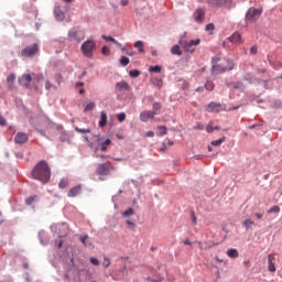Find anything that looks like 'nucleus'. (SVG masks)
<instances>
[{
    "instance_id": "1",
    "label": "nucleus",
    "mask_w": 282,
    "mask_h": 282,
    "mask_svg": "<svg viewBox=\"0 0 282 282\" xmlns=\"http://www.w3.org/2000/svg\"><path fill=\"white\" fill-rule=\"evenodd\" d=\"M33 180L42 182V184H47L50 177H52V170L45 161H40L32 170L31 173Z\"/></svg>"
},
{
    "instance_id": "2",
    "label": "nucleus",
    "mask_w": 282,
    "mask_h": 282,
    "mask_svg": "<svg viewBox=\"0 0 282 282\" xmlns=\"http://www.w3.org/2000/svg\"><path fill=\"white\" fill-rule=\"evenodd\" d=\"M213 63V70L216 74H224V72H230V69H234L235 64L232 61L221 57V55H216L212 58Z\"/></svg>"
},
{
    "instance_id": "3",
    "label": "nucleus",
    "mask_w": 282,
    "mask_h": 282,
    "mask_svg": "<svg viewBox=\"0 0 282 282\" xmlns=\"http://www.w3.org/2000/svg\"><path fill=\"white\" fill-rule=\"evenodd\" d=\"M82 54H84V56L86 58H94V51L96 50V42L91 41V40H87L86 42H84L82 44Z\"/></svg>"
},
{
    "instance_id": "4",
    "label": "nucleus",
    "mask_w": 282,
    "mask_h": 282,
    "mask_svg": "<svg viewBox=\"0 0 282 282\" xmlns=\"http://www.w3.org/2000/svg\"><path fill=\"white\" fill-rule=\"evenodd\" d=\"M36 54H39V44L34 43L24 47L21 51L20 56H23L24 58H32V56H36Z\"/></svg>"
},
{
    "instance_id": "5",
    "label": "nucleus",
    "mask_w": 282,
    "mask_h": 282,
    "mask_svg": "<svg viewBox=\"0 0 282 282\" xmlns=\"http://www.w3.org/2000/svg\"><path fill=\"white\" fill-rule=\"evenodd\" d=\"M200 40H191V41H185V40H181L180 41V45L181 47H183V50H185L186 52H195V47H197V45H199Z\"/></svg>"
},
{
    "instance_id": "6",
    "label": "nucleus",
    "mask_w": 282,
    "mask_h": 282,
    "mask_svg": "<svg viewBox=\"0 0 282 282\" xmlns=\"http://www.w3.org/2000/svg\"><path fill=\"white\" fill-rule=\"evenodd\" d=\"M212 8H235L232 0H207Z\"/></svg>"
},
{
    "instance_id": "7",
    "label": "nucleus",
    "mask_w": 282,
    "mask_h": 282,
    "mask_svg": "<svg viewBox=\"0 0 282 282\" xmlns=\"http://www.w3.org/2000/svg\"><path fill=\"white\" fill-rule=\"evenodd\" d=\"M113 171V165L110 162L101 163L96 169V175H109Z\"/></svg>"
},
{
    "instance_id": "8",
    "label": "nucleus",
    "mask_w": 282,
    "mask_h": 282,
    "mask_svg": "<svg viewBox=\"0 0 282 282\" xmlns=\"http://www.w3.org/2000/svg\"><path fill=\"white\" fill-rule=\"evenodd\" d=\"M68 39L70 41H76V43H80L85 39V32L80 30L73 29L68 32Z\"/></svg>"
},
{
    "instance_id": "9",
    "label": "nucleus",
    "mask_w": 282,
    "mask_h": 282,
    "mask_svg": "<svg viewBox=\"0 0 282 282\" xmlns=\"http://www.w3.org/2000/svg\"><path fill=\"white\" fill-rule=\"evenodd\" d=\"M263 11L261 9L250 8L246 13L247 21H257Z\"/></svg>"
},
{
    "instance_id": "10",
    "label": "nucleus",
    "mask_w": 282,
    "mask_h": 282,
    "mask_svg": "<svg viewBox=\"0 0 282 282\" xmlns=\"http://www.w3.org/2000/svg\"><path fill=\"white\" fill-rule=\"evenodd\" d=\"M158 116V112L153 110H144L140 113V121L141 122H149V120H153Z\"/></svg>"
},
{
    "instance_id": "11",
    "label": "nucleus",
    "mask_w": 282,
    "mask_h": 282,
    "mask_svg": "<svg viewBox=\"0 0 282 282\" xmlns=\"http://www.w3.org/2000/svg\"><path fill=\"white\" fill-rule=\"evenodd\" d=\"M56 230H58L57 237L59 238L67 237V235H69V227L65 224L56 225Z\"/></svg>"
},
{
    "instance_id": "12",
    "label": "nucleus",
    "mask_w": 282,
    "mask_h": 282,
    "mask_svg": "<svg viewBox=\"0 0 282 282\" xmlns=\"http://www.w3.org/2000/svg\"><path fill=\"white\" fill-rule=\"evenodd\" d=\"M205 18H206V11H204V9H197L193 13V19L196 23H202Z\"/></svg>"
},
{
    "instance_id": "13",
    "label": "nucleus",
    "mask_w": 282,
    "mask_h": 282,
    "mask_svg": "<svg viewBox=\"0 0 282 282\" xmlns=\"http://www.w3.org/2000/svg\"><path fill=\"white\" fill-rule=\"evenodd\" d=\"M15 144H25L28 142V133L25 132H18L14 138Z\"/></svg>"
},
{
    "instance_id": "14",
    "label": "nucleus",
    "mask_w": 282,
    "mask_h": 282,
    "mask_svg": "<svg viewBox=\"0 0 282 282\" xmlns=\"http://www.w3.org/2000/svg\"><path fill=\"white\" fill-rule=\"evenodd\" d=\"M229 42L232 43V45H241L243 43V39H241V34L236 32L230 35Z\"/></svg>"
},
{
    "instance_id": "15",
    "label": "nucleus",
    "mask_w": 282,
    "mask_h": 282,
    "mask_svg": "<svg viewBox=\"0 0 282 282\" xmlns=\"http://www.w3.org/2000/svg\"><path fill=\"white\" fill-rule=\"evenodd\" d=\"M20 85L23 87H30V83H32V75L30 74H24L19 78Z\"/></svg>"
},
{
    "instance_id": "16",
    "label": "nucleus",
    "mask_w": 282,
    "mask_h": 282,
    "mask_svg": "<svg viewBox=\"0 0 282 282\" xmlns=\"http://www.w3.org/2000/svg\"><path fill=\"white\" fill-rule=\"evenodd\" d=\"M207 111H209V113H213V112L219 113V111H221V104L212 101L207 107Z\"/></svg>"
},
{
    "instance_id": "17",
    "label": "nucleus",
    "mask_w": 282,
    "mask_h": 282,
    "mask_svg": "<svg viewBox=\"0 0 282 282\" xmlns=\"http://www.w3.org/2000/svg\"><path fill=\"white\" fill-rule=\"evenodd\" d=\"M83 191V187L80 185H76L75 187L70 188L68 192V197H78Z\"/></svg>"
},
{
    "instance_id": "18",
    "label": "nucleus",
    "mask_w": 282,
    "mask_h": 282,
    "mask_svg": "<svg viewBox=\"0 0 282 282\" xmlns=\"http://www.w3.org/2000/svg\"><path fill=\"white\" fill-rule=\"evenodd\" d=\"M104 41H109L110 43H115V45H117V47H119L120 50H122V52H124L126 47L122 46V44L120 42H118L116 39H113L110 35H102Z\"/></svg>"
},
{
    "instance_id": "19",
    "label": "nucleus",
    "mask_w": 282,
    "mask_h": 282,
    "mask_svg": "<svg viewBox=\"0 0 282 282\" xmlns=\"http://www.w3.org/2000/svg\"><path fill=\"white\" fill-rule=\"evenodd\" d=\"M274 261H275L274 256L269 254V257H268V263H269L268 270H269V272H276V267H274Z\"/></svg>"
},
{
    "instance_id": "20",
    "label": "nucleus",
    "mask_w": 282,
    "mask_h": 282,
    "mask_svg": "<svg viewBox=\"0 0 282 282\" xmlns=\"http://www.w3.org/2000/svg\"><path fill=\"white\" fill-rule=\"evenodd\" d=\"M116 87L119 91H129V89H131L127 82H119L116 84Z\"/></svg>"
},
{
    "instance_id": "21",
    "label": "nucleus",
    "mask_w": 282,
    "mask_h": 282,
    "mask_svg": "<svg viewBox=\"0 0 282 282\" xmlns=\"http://www.w3.org/2000/svg\"><path fill=\"white\" fill-rule=\"evenodd\" d=\"M54 14H55V19L57 21H64L65 20V13L63 11H61V7L55 8Z\"/></svg>"
},
{
    "instance_id": "22",
    "label": "nucleus",
    "mask_w": 282,
    "mask_h": 282,
    "mask_svg": "<svg viewBox=\"0 0 282 282\" xmlns=\"http://www.w3.org/2000/svg\"><path fill=\"white\" fill-rule=\"evenodd\" d=\"M14 80H17V75H14V74H10L7 77V83H8L9 89H12V87L14 85Z\"/></svg>"
},
{
    "instance_id": "23",
    "label": "nucleus",
    "mask_w": 282,
    "mask_h": 282,
    "mask_svg": "<svg viewBox=\"0 0 282 282\" xmlns=\"http://www.w3.org/2000/svg\"><path fill=\"white\" fill-rule=\"evenodd\" d=\"M151 83H152V85H154V87L162 89V86H163L162 78L154 77L151 79Z\"/></svg>"
},
{
    "instance_id": "24",
    "label": "nucleus",
    "mask_w": 282,
    "mask_h": 282,
    "mask_svg": "<svg viewBox=\"0 0 282 282\" xmlns=\"http://www.w3.org/2000/svg\"><path fill=\"white\" fill-rule=\"evenodd\" d=\"M227 257L230 259H237V257H239V251H237V249H228Z\"/></svg>"
},
{
    "instance_id": "25",
    "label": "nucleus",
    "mask_w": 282,
    "mask_h": 282,
    "mask_svg": "<svg viewBox=\"0 0 282 282\" xmlns=\"http://www.w3.org/2000/svg\"><path fill=\"white\" fill-rule=\"evenodd\" d=\"M221 129L219 126H213V122H209L208 126L206 127L207 133H213L214 131H219Z\"/></svg>"
},
{
    "instance_id": "26",
    "label": "nucleus",
    "mask_w": 282,
    "mask_h": 282,
    "mask_svg": "<svg viewBox=\"0 0 282 282\" xmlns=\"http://www.w3.org/2000/svg\"><path fill=\"white\" fill-rule=\"evenodd\" d=\"M99 127H107V112L101 111V118L99 120Z\"/></svg>"
},
{
    "instance_id": "27",
    "label": "nucleus",
    "mask_w": 282,
    "mask_h": 282,
    "mask_svg": "<svg viewBox=\"0 0 282 282\" xmlns=\"http://www.w3.org/2000/svg\"><path fill=\"white\" fill-rule=\"evenodd\" d=\"M171 53L176 55V56H182V50H180V45H174L171 48Z\"/></svg>"
},
{
    "instance_id": "28",
    "label": "nucleus",
    "mask_w": 282,
    "mask_h": 282,
    "mask_svg": "<svg viewBox=\"0 0 282 282\" xmlns=\"http://www.w3.org/2000/svg\"><path fill=\"white\" fill-rule=\"evenodd\" d=\"M226 142V137H223L216 141H212V147H221Z\"/></svg>"
},
{
    "instance_id": "29",
    "label": "nucleus",
    "mask_w": 282,
    "mask_h": 282,
    "mask_svg": "<svg viewBox=\"0 0 282 282\" xmlns=\"http://www.w3.org/2000/svg\"><path fill=\"white\" fill-rule=\"evenodd\" d=\"M37 200H39L37 196H31L25 199V204L26 206H32V204H34V202H37Z\"/></svg>"
},
{
    "instance_id": "30",
    "label": "nucleus",
    "mask_w": 282,
    "mask_h": 282,
    "mask_svg": "<svg viewBox=\"0 0 282 282\" xmlns=\"http://www.w3.org/2000/svg\"><path fill=\"white\" fill-rule=\"evenodd\" d=\"M134 47H135L137 50H139V52H144V42H142V41H137V42L134 43Z\"/></svg>"
},
{
    "instance_id": "31",
    "label": "nucleus",
    "mask_w": 282,
    "mask_h": 282,
    "mask_svg": "<svg viewBox=\"0 0 282 282\" xmlns=\"http://www.w3.org/2000/svg\"><path fill=\"white\" fill-rule=\"evenodd\" d=\"M205 89H207V91H213L215 89V84L212 80H207L205 84Z\"/></svg>"
},
{
    "instance_id": "32",
    "label": "nucleus",
    "mask_w": 282,
    "mask_h": 282,
    "mask_svg": "<svg viewBox=\"0 0 282 282\" xmlns=\"http://www.w3.org/2000/svg\"><path fill=\"white\" fill-rule=\"evenodd\" d=\"M110 144H111V139H107L106 141H104V142L101 143L100 150H101L102 152L107 151V147H109Z\"/></svg>"
},
{
    "instance_id": "33",
    "label": "nucleus",
    "mask_w": 282,
    "mask_h": 282,
    "mask_svg": "<svg viewBox=\"0 0 282 282\" xmlns=\"http://www.w3.org/2000/svg\"><path fill=\"white\" fill-rule=\"evenodd\" d=\"M149 72H153L154 74H160V72H162V66L160 65L150 66Z\"/></svg>"
},
{
    "instance_id": "34",
    "label": "nucleus",
    "mask_w": 282,
    "mask_h": 282,
    "mask_svg": "<svg viewBox=\"0 0 282 282\" xmlns=\"http://www.w3.org/2000/svg\"><path fill=\"white\" fill-rule=\"evenodd\" d=\"M129 63H130L129 57H127V56H121V58H120V65H122V67H127V65H129Z\"/></svg>"
},
{
    "instance_id": "35",
    "label": "nucleus",
    "mask_w": 282,
    "mask_h": 282,
    "mask_svg": "<svg viewBox=\"0 0 282 282\" xmlns=\"http://www.w3.org/2000/svg\"><path fill=\"white\" fill-rule=\"evenodd\" d=\"M58 186L59 188H67V186H69V181L67 178H62Z\"/></svg>"
},
{
    "instance_id": "36",
    "label": "nucleus",
    "mask_w": 282,
    "mask_h": 282,
    "mask_svg": "<svg viewBox=\"0 0 282 282\" xmlns=\"http://www.w3.org/2000/svg\"><path fill=\"white\" fill-rule=\"evenodd\" d=\"M242 225L245 226V228L248 230V228H250V226H254V221H252V219H246Z\"/></svg>"
},
{
    "instance_id": "37",
    "label": "nucleus",
    "mask_w": 282,
    "mask_h": 282,
    "mask_svg": "<svg viewBox=\"0 0 282 282\" xmlns=\"http://www.w3.org/2000/svg\"><path fill=\"white\" fill-rule=\"evenodd\" d=\"M129 76H130L131 78H138V76H140V70H138V69H132V70H130Z\"/></svg>"
},
{
    "instance_id": "38",
    "label": "nucleus",
    "mask_w": 282,
    "mask_h": 282,
    "mask_svg": "<svg viewBox=\"0 0 282 282\" xmlns=\"http://www.w3.org/2000/svg\"><path fill=\"white\" fill-rule=\"evenodd\" d=\"M75 131H77V133H91L90 129H83V128H75Z\"/></svg>"
},
{
    "instance_id": "39",
    "label": "nucleus",
    "mask_w": 282,
    "mask_h": 282,
    "mask_svg": "<svg viewBox=\"0 0 282 282\" xmlns=\"http://www.w3.org/2000/svg\"><path fill=\"white\" fill-rule=\"evenodd\" d=\"M117 119L119 120V122H124V120H127V115L124 112H121L117 116Z\"/></svg>"
},
{
    "instance_id": "40",
    "label": "nucleus",
    "mask_w": 282,
    "mask_h": 282,
    "mask_svg": "<svg viewBox=\"0 0 282 282\" xmlns=\"http://www.w3.org/2000/svg\"><path fill=\"white\" fill-rule=\"evenodd\" d=\"M96 107L95 102H89L86 107H85V111H93V109Z\"/></svg>"
},
{
    "instance_id": "41",
    "label": "nucleus",
    "mask_w": 282,
    "mask_h": 282,
    "mask_svg": "<svg viewBox=\"0 0 282 282\" xmlns=\"http://www.w3.org/2000/svg\"><path fill=\"white\" fill-rule=\"evenodd\" d=\"M158 129H159V135H166V127L161 126V127H158Z\"/></svg>"
},
{
    "instance_id": "42",
    "label": "nucleus",
    "mask_w": 282,
    "mask_h": 282,
    "mask_svg": "<svg viewBox=\"0 0 282 282\" xmlns=\"http://www.w3.org/2000/svg\"><path fill=\"white\" fill-rule=\"evenodd\" d=\"M269 214L271 213H281V207L279 206H273L268 210Z\"/></svg>"
},
{
    "instance_id": "43",
    "label": "nucleus",
    "mask_w": 282,
    "mask_h": 282,
    "mask_svg": "<svg viewBox=\"0 0 282 282\" xmlns=\"http://www.w3.org/2000/svg\"><path fill=\"white\" fill-rule=\"evenodd\" d=\"M102 265H104V268H109V265H111V260L109 258L105 257Z\"/></svg>"
},
{
    "instance_id": "44",
    "label": "nucleus",
    "mask_w": 282,
    "mask_h": 282,
    "mask_svg": "<svg viewBox=\"0 0 282 282\" xmlns=\"http://www.w3.org/2000/svg\"><path fill=\"white\" fill-rule=\"evenodd\" d=\"M160 109H162V104L154 102L153 104V110L155 111V113H158V111H160Z\"/></svg>"
},
{
    "instance_id": "45",
    "label": "nucleus",
    "mask_w": 282,
    "mask_h": 282,
    "mask_svg": "<svg viewBox=\"0 0 282 282\" xmlns=\"http://www.w3.org/2000/svg\"><path fill=\"white\" fill-rule=\"evenodd\" d=\"M205 30H206V32H213V31L215 30V24L208 23V24L205 26Z\"/></svg>"
},
{
    "instance_id": "46",
    "label": "nucleus",
    "mask_w": 282,
    "mask_h": 282,
    "mask_svg": "<svg viewBox=\"0 0 282 282\" xmlns=\"http://www.w3.org/2000/svg\"><path fill=\"white\" fill-rule=\"evenodd\" d=\"M101 52H102L104 56H109V54H111V51L107 46H104Z\"/></svg>"
},
{
    "instance_id": "47",
    "label": "nucleus",
    "mask_w": 282,
    "mask_h": 282,
    "mask_svg": "<svg viewBox=\"0 0 282 282\" xmlns=\"http://www.w3.org/2000/svg\"><path fill=\"white\" fill-rule=\"evenodd\" d=\"M133 215V208H129L123 213V217H131Z\"/></svg>"
},
{
    "instance_id": "48",
    "label": "nucleus",
    "mask_w": 282,
    "mask_h": 282,
    "mask_svg": "<svg viewBox=\"0 0 282 282\" xmlns=\"http://www.w3.org/2000/svg\"><path fill=\"white\" fill-rule=\"evenodd\" d=\"M232 87H234V89H243V83L238 82V83L234 84Z\"/></svg>"
},
{
    "instance_id": "49",
    "label": "nucleus",
    "mask_w": 282,
    "mask_h": 282,
    "mask_svg": "<svg viewBox=\"0 0 282 282\" xmlns=\"http://www.w3.org/2000/svg\"><path fill=\"white\" fill-rule=\"evenodd\" d=\"M245 80H248L249 83H256L257 78L250 76V75H246L245 76Z\"/></svg>"
},
{
    "instance_id": "50",
    "label": "nucleus",
    "mask_w": 282,
    "mask_h": 282,
    "mask_svg": "<svg viewBox=\"0 0 282 282\" xmlns=\"http://www.w3.org/2000/svg\"><path fill=\"white\" fill-rule=\"evenodd\" d=\"M90 263H93V265H100V261H98V259L94 257L90 258Z\"/></svg>"
},
{
    "instance_id": "51",
    "label": "nucleus",
    "mask_w": 282,
    "mask_h": 282,
    "mask_svg": "<svg viewBox=\"0 0 282 282\" xmlns=\"http://www.w3.org/2000/svg\"><path fill=\"white\" fill-rule=\"evenodd\" d=\"M87 239H89V236L87 235L80 237V241L84 246H87Z\"/></svg>"
},
{
    "instance_id": "52",
    "label": "nucleus",
    "mask_w": 282,
    "mask_h": 282,
    "mask_svg": "<svg viewBox=\"0 0 282 282\" xmlns=\"http://www.w3.org/2000/svg\"><path fill=\"white\" fill-rule=\"evenodd\" d=\"M191 217H192V224H197V217L195 216V213L194 212H192L191 213Z\"/></svg>"
},
{
    "instance_id": "53",
    "label": "nucleus",
    "mask_w": 282,
    "mask_h": 282,
    "mask_svg": "<svg viewBox=\"0 0 282 282\" xmlns=\"http://www.w3.org/2000/svg\"><path fill=\"white\" fill-rule=\"evenodd\" d=\"M194 129L198 130V131H204V124L202 123H197Z\"/></svg>"
},
{
    "instance_id": "54",
    "label": "nucleus",
    "mask_w": 282,
    "mask_h": 282,
    "mask_svg": "<svg viewBox=\"0 0 282 282\" xmlns=\"http://www.w3.org/2000/svg\"><path fill=\"white\" fill-rule=\"evenodd\" d=\"M0 124H1V127H6V124H7L6 118H3V116H1V115H0Z\"/></svg>"
},
{
    "instance_id": "55",
    "label": "nucleus",
    "mask_w": 282,
    "mask_h": 282,
    "mask_svg": "<svg viewBox=\"0 0 282 282\" xmlns=\"http://www.w3.org/2000/svg\"><path fill=\"white\" fill-rule=\"evenodd\" d=\"M120 6H122V8H126V6H129V0H120Z\"/></svg>"
},
{
    "instance_id": "56",
    "label": "nucleus",
    "mask_w": 282,
    "mask_h": 282,
    "mask_svg": "<svg viewBox=\"0 0 282 282\" xmlns=\"http://www.w3.org/2000/svg\"><path fill=\"white\" fill-rule=\"evenodd\" d=\"M257 52H258V47L257 46H252L251 48H250V54H257Z\"/></svg>"
},
{
    "instance_id": "57",
    "label": "nucleus",
    "mask_w": 282,
    "mask_h": 282,
    "mask_svg": "<svg viewBox=\"0 0 282 282\" xmlns=\"http://www.w3.org/2000/svg\"><path fill=\"white\" fill-rule=\"evenodd\" d=\"M45 89H47L50 91L52 89V83L46 82L45 83Z\"/></svg>"
},
{
    "instance_id": "58",
    "label": "nucleus",
    "mask_w": 282,
    "mask_h": 282,
    "mask_svg": "<svg viewBox=\"0 0 282 282\" xmlns=\"http://www.w3.org/2000/svg\"><path fill=\"white\" fill-rule=\"evenodd\" d=\"M145 135H147V138H153L155 135V132L148 131Z\"/></svg>"
},
{
    "instance_id": "59",
    "label": "nucleus",
    "mask_w": 282,
    "mask_h": 282,
    "mask_svg": "<svg viewBox=\"0 0 282 282\" xmlns=\"http://www.w3.org/2000/svg\"><path fill=\"white\" fill-rule=\"evenodd\" d=\"M267 69L265 68H259L258 74H265Z\"/></svg>"
},
{
    "instance_id": "60",
    "label": "nucleus",
    "mask_w": 282,
    "mask_h": 282,
    "mask_svg": "<svg viewBox=\"0 0 282 282\" xmlns=\"http://www.w3.org/2000/svg\"><path fill=\"white\" fill-rule=\"evenodd\" d=\"M184 245L185 246H192V242H191V240L186 239V240H184Z\"/></svg>"
},
{
    "instance_id": "61",
    "label": "nucleus",
    "mask_w": 282,
    "mask_h": 282,
    "mask_svg": "<svg viewBox=\"0 0 282 282\" xmlns=\"http://www.w3.org/2000/svg\"><path fill=\"white\" fill-rule=\"evenodd\" d=\"M126 54H127L128 56H133L134 52H133V51H128V52H126Z\"/></svg>"
},
{
    "instance_id": "62",
    "label": "nucleus",
    "mask_w": 282,
    "mask_h": 282,
    "mask_svg": "<svg viewBox=\"0 0 282 282\" xmlns=\"http://www.w3.org/2000/svg\"><path fill=\"white\" fill-rule=\"evenodd\" d=\"M84 85L85 84L83 82H79V83L76 84V87H84Z\"/></svg>"
},
{
    "instance_id": "63",
    "label": "nucleus",
    "mask_w": 282,
    "mask_h": 282,
    "mask_svg": "<svg viewBox=\"0 0 282 282\" xmlns=\"http://www.w3.org/2000/svg\"><path fill=\"white\" fill-rule=\"evenodd\" d=\"M127 224H128V226H135V224L132 223L131 220H127Z\"/></svg>"
},
{
    "instance_id": "64",
    "label": "nucleus",
    "mask_w": 282,
    "mask_h": 282,
    "mask_svg": "<svg viewBox=\"0 0 282 282\" xmlns=\"http://www.w3.org/2000/svg\"><path fill=\"white\" fill-rule=\"evenodd\" d=\"M196 91H197V93L204 91V87H197V88H196Z\"/></svg>"
}]
</instances>
